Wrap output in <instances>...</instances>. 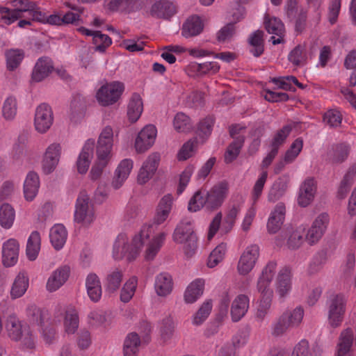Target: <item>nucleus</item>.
Here are the masks:
<instances>
[{
  "instance_id": "nucleus-1",
  "label": "nucleus",
  "mask_w": 356,
  "mask_h": 356,
  "mask_svg": "<svg viewBox=\"0 0 356 356\" xmlns=\"http://www.w3.org/2000/svg\"><path fill=\"white\" fill-rule=\"evenodd\" d=\"M154 229L153 225H144L140 232L134 236L131 245L129 244L126 234H120L118 236L113 250L115 259L127 258V260H134L144 245H147L145 259L152 260L160 250L165 239L164 232L153 236Z\"/></svg>"
},
{
  "instance_id": "nucleus-2",
  "label": "nucleus",
  "mask_w": 356,
  "mask_h": 356,
  "mask_svg": "<svg viewBox=\"0 0 356 356\" xmlns=\"http://www.w3.org/2000/svg\"><path fill=\"white\" fill-rule=\"evenodd\" d=\"M229 193V184L222 181L216 184L209 191H197L190 200L188 209L196 212L203 207L213 210L220 207Z\"/></svg>"
},
{
  "instance_id": "nucleus-3",
  "label": "nucleus",
  "mask_w": 356,
  "mask_h": 356,
  "mask_svg": "<svg viewBox=\"0 0 356 356\" xmlns=\"http://www.w3.org/2000/svg\"><path fill=\"white\" fill-rule=\"evenodd\" d=\"M173 241L183 245L187 257H191L197 248V236L194 232L193 222L188 218H183L177 225L173 235Z\"/></svg>"
},
{
  "instance_id": "nucleus-4",
  "label": "nucleus",
  "mask_w": 356,
  "mask_h": 356,
  "mask_svg": "<svg viewBox=\"0 0 356 356\" xmlns=\"http://www.w3.org/2000/svg\"><path fill=\"white\" fill-rule=\"evenodd\" d=\"M96 218L94 204L85 191L79 193L74 213V220L83 227H89Z\"/></svg>"
},
{
  "instance_id": "nucleus-5",
  "label": "nucleus",
  "mask_w": 356,
  "mask_h": 356,
  "mask_svg": "<svg viewBox=\"0 0 356 356\" xmlns=\"http://www.w3.org/2000/svg\"><path fill=\"white\" fill-rule=\"evenodd\" d=\"M347 299L342 293L332 294L327 301V320L332 327L341 325L346 313Z\"/></svg>"
},
{
  "instance_id": "nucleus-6",
  "label": "nucleus",
  "mask_w": 356,
  "mask_h": 356,
  "mask_svg": "<svg viewBox=\"0 0 356 356\" xmlns=\"http://www.w3.org/2000/svg\"><path fill=\"white\" fill-rule=\"evenodd\" d=\"M124 86L121 82L113 81L102 86L97 92V99L102 106H108L115 103L122 92Z\"/></svg>"
},
{
  "instance_id": "nucleus-7",
  "label": "nucleus",
  "mask_w": 356,
  "mask_h": 356,
  "mask_svg": "<svg viewBox=\"0 0 356 356\" xmlns=\"http://www.w3.org/2000/svg\"><path fill=\"white\" fill-rule=\"evenodd\" d=\"M259 257V248L253 244L248 246L242 253L237 265L240 275H248L254 267Z\"/></svg>"
},
{
  "instance_id": "nucleus-8",
  "label": "nucleus",
  "mask_w": 356,
  "mask_h": 356,
  "mask_svg": "<svg viewBox=\"0 0 356 356\" xmlns=\"http://www.w3.org/2000/svg\"><path fill=\"white\" fill-rule=\"evenodd\" d=\"M54 115L51 108L47 104H40L35 109L34 126L40 134L47 132L52 125Z\"/></svg>"
},
{
  "instance_id": "nucleus-9",
  "label": "nucleus",
  "mask_w": 356,
  "mask_h": 356,
  "mask_svg": "<svg viewBox=\"0 0 356 356\" xmlns=\"http://www.w3.org/2000/svg\"><path fill=\"white\" fill-rule=\"evenodd\" d=\"M61 152L62 147L57 143H53L46 148L42 161V168L44 174L49 175L54 171L59 163Z\"/></svg>"
},
{
  "instance_id": "nucleus-10",
  "label": "nucleus",
  "mask_w": 356,
  "mask_h": 356,
  "mask_svg": "<svg viewBox=\"0 0 356 356\" xmlns=\"http://www.w3.org/2000/svg\"><path fill=\"white\" fill-rule=\"evenodd\" d=\"M328 222L329 216L327 213H323L318 215L308 229L305 241L311 245L317 243L323 235Z\"/></svg>"
},
{
  "instance_id": "nucleus-11",
  "label": "nucleus",
  "mask_w": 356,
  "mask_h": 356,
  "mask_svg": "<svg viewBox=\"0 0 356 356\" xmlns=\"http://www.w3.org/2000/svg\"><path fill=\"white\" fill-rule=\"evenodd\" d=\"M159 161V154L155 152L149 155L139 170L137 177L139 184H145L152 178L157 170Z\"/></svg>"
},
{
  "instance_id": "nucleus-12",
  "label": "nucleus",
  "mask_w": 356,
  "mask_h": 356,
  "mask_svg": "<svg viewBox=\"0 0 356 356\" xmlns=\"http://www.w3.org/2000/svg\"><path fill=\"white\" fill-rule=\"evenodd\" d=\"M177 12L176 6L170 0H154L149 14L156 19H169Z\"/></svg>"
},
{
  "instance_id": "nucleus-13",
  "label": "nucleus",
  "mask_w": 356,
  "mask_h": 356,
  "mask_svg": "<svg viewBox=\"0 0 356 356\" xmlns=\"http://www.w3.org/2000/svg\"><path fill=\"white\" fill-rule=\"evenodd\" d=\"M156 129L152 124L145 126L138 134L135 141V148L138 153H143L150 148L154 143Z\"/></svg>"
},
{
  "instance_id": "nucleus-14",
  "label": "nucleus",
  "mask_w": 356,
  "mask_h": 356,
  "mask_svg": "<svg viewBox=\"0 0 356 356\" xmlns=\"http://www.w3.org/2000/svg\"><path fill=\"white\" fill-rule=\"evenodd\" d=\"M291 269L288 266L281 268L275 281V291L280 299L283 300L291 292L292 289Z\"/></svg>"
},
{
  "instance_id": "nucleus-15",
  "label": "nucleus",
  "mask_w": 356,
  "mask_h": 356,
  "mask_svg": "<svg viewBox=\"0 0 356 356\" xmlns=\"http://www.w3.org/2000/svg\"><path fill=\"white\" fill-rule=\"evenodd\" d=\"M52 60L47 56L39 58L32 70L31 81L39 83L47 79L54 71Z\"/></svg>"
},
{
  "instance_id": "nucleus-16",
  "label": "nucleus",
  "mask_w": 356,
  "mask_h": 356,
  "mask_svg": "<svg viewBox=\"0 0 356 356\" xmlns=\"http://www.w3.org/2000/svg\"><path fill=\"white\" fill-rule=\"evenodd\" d=\"M277 266L276 261H270L264 266L257 282V291L273 292L270 285L276 272Z\"/></svg>"
},
{
  "instance_id": "nucleus-17",
  "label": "nucleus",
  "mask_w": 356,
  "mask_h": 356,
  "mask_svg": "<svg viewBox=\"0 0 356 356\" xmlns=\"http://www.w3.org/2000/svg\"><path fill=\"white\" fill-rule=\"evenodd\" d=\"M259 298L254 312V318L257 322H262L266 318L270 311L274 292L258 291Z\"/></svg>"
},
{
  "instance_id": "nucleus-18",
  "label": "nucleus",
  "mask_w": 356,
  "mask_h": 356,
  "mask_svg": "<svg viewBox=\"0 0 356 356\" xmlns=\"http://www.w3.org/2000/svg\"><path fill=\"white\" fill-rule=\"evenodd\" d=\"M19 245L15 238H9L2 245V261L6 267L14 266L19 257Z\"/></svg>"
},
{
  "instance_id": "nucleus-19",
  "label": "nucleus",
  "mask_w": 356,
  "mask_h": 356,
  "mask_svg": "<svg viewBox=\"0 0 356 356\" xmlns=\"http://www.w3.org/2000/svg\"><path fill=\"white\" fill-rule=\"evenodd\" d=\"M316 183L313 178L306 179L301 184L298 197V204L302 207L309 205L314 199Z\"/></svg>"
},
{
  "instance_id": "nucleus-20",
  "label": "nucleus",
  "mask_w": 356,
  "mask_h": 356,
  "mask_svg": "<svg viewBox=\"0 0 356 356\" xmlns=\"http://www.w3.org/2000/svg\"><path fill=\"white\" fill-rule=\"evenodd\" d=\"M70 269L67 266L58 268L49 277L46 289L49 292H54L60 289L67 280Z\"/></svg>"
},
{
  "instance_id": "nucleus-21",
  "label": "nucleus",
  "mask_w": 356,
  "mask_h": 356,
  "mask_svg": "<svg viewBox=\"0 0 356 356\" xmlns=\"http://www.w3.org/2000/svg\"><path fill=\"white\" fill-rule=\"evenodd\" d=\"M286 207L284 203L279 202L271 211L267 222V229L270 234L277 233L281 228L285 218Z\"/></svg>"
},
{
  "instance_id": "nucleus-22",
  "label": "nucleus",
  "mask_w": 356,
  "mask_h": 356,
  "mask_svg": "<svg viewBox=\"0 0 356 356\" xmlns=\"http://www.w3.org/2000/svg\"><path fill=\"white\" fill-rule=\"evenodd\" d=\"M143 0H111L106 8L111 12L131 13L140 10Z\"/></svg>"
},
{
  "instance_id": "nucleus-23",
  "label": "nucleus",
  "mask_w": 356,
  "mask_h": 356,
  "mask_svg": "<svg viewBox=\"0 0 356 356\" xmlns=\"http://www.w3.org/2000/svg\"><path fill=\"white\" fill-rule=\"evenodd\" d=\"M94 147L95 140L93 139H88L84 144L76 161L77 170L79 173L85 174L88 171L93 158Z\"/></svg>"
},
{
  "instance_id": "nucleus-24",
  "label": "nucleus",
  "mask_w": 356,
  "mask_h": 356,
  "mask_svg": "<svg viewBox=\"0 0 356 356\" xmlns=\"http://www.w3.org/2000/svg\"><path fill=\"white\" fill-rule=\"evenodd\" d=\"M113 142V131L111 127H106L102 131L97 146V155L111 157Z\"/></svg>"
},
{
  "instance_id": "nucleus-25",
  "label": "nucleus",
  "mask_w": 356,
  "mask_h": 356,
  "mask_svg": "<svg viewBox=\"0 0 356 356\" xmlns=\"http://www.w3.org/2000/svg\"><path fill=\"white\" fill-rule=\"evenodd\" d=\"M134 162L130 159H123L115 170L111 185L115 189L120 188L127 180L133 168Z\"/></svg>"
},
{
  "instance_id": "nucleus-26",
  "label": "nucleus",
  "mask_w": 356,
  "mask_h": 356,
  "mask_svg": "<svg viewBox=\"0 0 356 356\" xmlns=\"http://www.w3.org/2000/svg\"><path fill=\"white\" fill-rule=\"evenodd\" d=\"M250 299L248 296L240 294L233 300L231 305V317L234 322L239 321L248 312Z\"/></svg>"
},
{
  "instance_id": "nucleus-27",
  "label": "nucleus",
  "mask_w": 356,
  "mask_h": 356,
  "mask_svg": "<svg viewBox=\"0 0 356 356\" xmlns=\"http://www.w3.org/2000/svg\"><path fill=\"white\" fill-rule=\"evenodd\" d=\"M349 154V147L344 143L332 145L325 155V160L331 164H339L346 160Z\"/></svg>"
},
{
  "instance_id": "nucleus-28",
  "label": "nucleus",
  "mask_w": 356,
  "mask_h": 356,
  "mask_svg": "<svg viewBox=\"0 0 356 356\" xmlns=\"http://www.w3.org/2000/svg\"><path fill=\"white\" fill-rule=\"evenodd\" d=\"M173 289V281L171 275L167 273H161L155 277L154 290L157 296L166 297Z\"/></svg>"
},
{
  "instance_id": "nucleus-29",
  "label": "nucleus",
  "mask_w": 356,
  "mask_h": 356,
  "mask_svg": "<svg viewBox=\"0 0 356 356\" xmlns=\"http://www.w3.org/2000/svg\"><path fill=\"white\" fill-rule=\"evenodd\" d=\"M173 204V197L171 195H164L159 202L156 214L154 218V222L157 225L163 223L168 218L171 212Z\"/></svg>"
},
{
  "instance_id": "nucleus-30",
  "label": "nucleus",
  "mask_w": 356,
  "mask_h": 356,
  "mask_svg": "<svg viewBox=\"0 0 356 356\" xmlns=\"http://www.w3.org/2000/svg\"><path fill=\"white\" fill-rule=\"evenodd\" d=\"M265 28L270 34H273L277 36L270 38L273 44H277L284 42L283 38L284 36V25L280 19L276 17L270 18L265 20Z\"/></svg>"
},
{
  "instance_id": "nucleus-31",
  "label": "nucleus",
  "mask_w": 356,
  "mask_h": 356,
  "mask_svg": "<svg viewBox=\"0 0 356 356\" xmlns=\"http://www.w3.org/2000/svg\"><path fill=\"white\" fill-rule=\"evenodd\" d=\"M87 293L90 299L94 302H98L102 294V288L99 278L95 273L88 275L86 280Z\"/></svg>"
},
{
  "instance_id": "nucleus-32",
  "label": "nucleus",
  "mask_w": 356,
  "mask_h": 356,
  "mask_svg": "<svg viewBox=\"0 0 356 356\" xmlns=\"http://www.w3.org/2000/svg\"><path fill=\"white\" fill-rule=\"evenodd\" d=\"M40 186L38 175L35 172H29L26 175L24 184V193L26 200L32 201L36 196Z\"/></svg>"
},
{
  "instance_id": "nucleus-33",
  "label": "nucleus",
  "mask_w": 356,
  "mask_h": 356,
  "mask_svg": "<svg viewBox=\"0 0 356 356\" xmlns=\"http://www.w3.org/2000/svg\"><path fill=\"white\" fill-rule=\"evenodd\" d=\"M29 280L27 275L20 272L15 277L10 289V297L13 300L21 298L29 288Z\"/></svg>"
},
{
  "instance_id": "nucleus-34",
  "label": "nucleus",
  "mask_w": 356,
  "mask_h": 356,
  "mask_svg": "<svg viewBox=\"0 0 356 356\" xmlns=\"http://www.w3.org/2000/svg\"><path fill=\"white\" fill-rule=\"evenodd\" d=\"M204 280L196 279L193 281L186 288L184 292V301L188 304L195 302L204 292Z\"/></svg>"
},
{
  "instance_id": "nucleus-35",
  "label": "nucleus",
  "mask_w": 356,
  "mask_h": 356,
  "mask_svg": "<svg viewBox=\"0 0 356 356\" xmlns=\"http://www.w3.org/2000/svg\"><path fill=\"white\" fill-rule=\"evenodd\" d=\"M6 330L8 337L15 341H19L24 332L22 323L15 314L9 315L6 321Z\"/></svg>"
},
{
  "instance_id": "nucleus-36",
  "label": "nucleus",
  "mask_w": 356,
  "mask_h": 356,
  "mask_svg": "<svg viewBox=\"0 0 356 356\" xmlns=\"http://www.w3.org/2000/svg\"><path fill=\"white\" fill-rule=\"evenodd\" d=\"M67 232L65 227L61 225H55L50 229V241L56 250L61 249L65 243Z\"/></svg>"
},
{
  "instance_id": "nucleus-37",
  "label": "nucleus",
  "mask_w": 356,
  "mask_h": 356,
  "mask_svg": "<svg viewBox=\"0 0 356 356\" xmlns=\"http://www.w3.org/2000/svg\"><path fill=\"white\" fill-rule=\"evenodd\" d=\"M264 31L257 30L248 38L250 52L255 57L260 56L264 51Z\"/></svg>"
},
{
  "instance_id": "nucleus-38",
  "label": "nucleus",
  "mask_w": 356,
  "mask_h": 356,
  "mask_svg": "<svg viewBox=\"0 0 356 356\" xmlns=\"http://www.w3.org/2000/svg\"><path fill=\"white\" fill-rule=\"evenodd\" d=\"M143 110V104L141 97L137 93L133 94L127 108V115L129 121L131 122H136L141 115Z\"/></svg>"
},
{
  "instance_id": "nucleus-39",
  "label": "nucleus",
  "mask_w": 356,
  "mask_h": 356,
  "mask_svg": "<svg viewBox=\"0 0 356 356\" xmlns=\"http://www.w3.org/2000/svg\"><path fill=\"white\" fill-rule=\"evenodd\" d=\"M203 30V24L197 16L188 18L182 27V35L185 38H190L199 35Z\"/></svg>"
},
{
  "instance_id": "nucleus-40",
  "label": "nucleus",
  "mask_w": 356,
  "mask_h": 356,
  "mask_svg": "<svg viewBox=\"0 0 356 356\" xmlns=\"http://www.w3.org/2000/svg\"><path fill=\"white\" fill-rule=\"evenodd\" d=\"M141 344L140 339L136 332L129 333L123 344L124 356H137Z\"/></svg>"
},
{
  "instance_id": "nucleus-41",
  "label": "nucleus",
  "mask_w": 356,
  "mask_h": 356,
  "mask_svg": "<svg viewBox=\"0 0 356 356\" xmlns=\"http://www.w3.org/2000/svg\"><path fill=\"white\" fill-rule=\"evenodd\" d=\"M353 330L349 328L341 333L337 356H350V350L353 344Z\"/></svg>"
},
{
  "instance_id": "nucleus-42",
  "label": "nucleus",
  "mask_w": 356,
  "mask_h": 356,
  "mask_svg": "<svg viewBox=\"0 0 356 356\" xmlns=\"http://www.w3.org/2000/svg\"><path fill=\"white\" fill-rule=\"evenodd\" d=\"M40 234L36 231L33 232L29 237L26 250L27 257L30 261H34L38 257L40 250Z\"/></svg>"
},
{
  "instance_id": "nucleus-43",
  "label": "nucleus",
  "mask_w": 356,
  "mask_h": 356,
  "mask_svg": "<svg viewBox=\"0 0 356 356\" xmlns=\"http://www.w3.org/2000/svg\"><path fill=\"white\" fill-rule=\"evenodd\" d=\"M123 278V272L121 269L114 268L111 270L106 277L105 287L110 292L117 291Z\"/></svg>"
},
{
  "instance_id": "nucleus-44",
  "label": "nucleus",
  "mask_w": 356,
  "mask_h": 356,
  "mask_svg": "<svg viewBox=\"0 0 356 356\" xmlns=\"http://www.w3.org/2000/svg\"><path fill=\"white\" fill-rule=\"evenodd\" d=\"M15 212L8 204H3L0 207V225L5 229H10L14 222Z\"/></svg>"
},
{
  "instance_id": "nucleus-45",
  "label": "nucleus",
  "mask_w": 356,
  "mask_h": 356,
  "mask_svg": "<svg viewBox=\"0 0 356 356\" xmlns=\"http://www.w3.org/2000/svg\"><path fill=\"white\" fill-rule=\"evenodd\" d=\"M64 327L67 334H74L79 327V316L74 308H69L65 312Z\"/></svg>"
},
{
  "instance_id": "nucleus-46",
  "label": "nucleus",
  "mask_w": 356,
  "mask_h": 356,
  "mask_svg": "<svg viewBox=\"0 0 356 356\" xmlns=\"http://www.w3.org/2000/svg\"><path fill=\"white\" fill-rule=\"evenodd\" d=\"M287 182L286 180L279 178L272 185L268 195V200L270 202H275L281 198L287 189Z\"/></svg>"
},
{
  "instance_id": "nucleus-47",
  "label": "nucleus",
  "mask_w": 356,
  "mask_h": 356,
  "mask_svg": "<svg viewBox=\"0 0 356 356\" xmlns=\"http://www.w3.org/2000/svg\"><path fill=\"white\" fill-rule=\"evenodd\" d=\"M245 141L244 136L238 137L227 147L225 153V161L227 163H232L236 159Z\"/></svg>"
},
{
  "instance_id": "nucleus-48",
  "label": "nucleus",
  "mask_w": 356,
  "mask_h": 356,
  "mask_svg": "<svg viewBox=\"0 0 356 356\" xmlns=\"http://www.w3.org/2000/svg\"><path fill=\"white\" fill-rule=\"evenodd\" d=\"M245 343V339H243L241 341L239 337L236 336L232 343H225L218 349L216 356H236V348L244 345Z\"/></svg>"
},
{
  "instance_id": "nucleus-49",
  "label": "nucleus",
  "mask_w": 356,
  "mask_h": 356,
  "mask_svg": "<svg viewBox=\"0 0 356 356\" xmlns=\"http://www.w3.org/2000/svg\"><path fill=\"white\" fill-rule=\"evenodd\" d=\"M173 127L178 132H188L193 129L190 118L184 113H178L173 120Z\"/></svg>"
},
{
  "instance_id": "nucleus-50",
  "label": "nucleus",
  "mask_w": 356,
  "mask_h": 356,
  "mask_svg": "<svg viewBox=\"0 0 356 356\" xmlns=\"http://www.w3.org/2000/svg\"><path fill=\"white\" fill-rule=\"evenodd\" d=\"M17 111V103L15 97H8L2 106V115L6 120H12L15 118Z\"/></svg>"
},
{
  "instance_id": "nucleus-51",
  "label": "nucleus",
  "mask_w": 356,
  "mask_h": 356,
  "mask_svg": "<svg viewBox=\"0 0 356 356\" xmlns=\"http://www.w3.org/2000/svg\"><path fill=\"white\" fill-rule=\"evenodd\" d=\"M289 235L287 240V245L289 249L296 250L299 248L303 243V236L305 229L299 227L296 229H292L289 232Z\"/></svg>"
},
{
  "instance_id": "nucleus-52",
  "label": "nucleus",
  "mask_w": 356,
  "mask_h": 356,
  "mask_svg": "<svg viewBox=\"0 0 356 356\" xmlns=\"http://www.w3.org/2000/svg\"><path fill=\"white\" fill-rule=\"evenodd\" d=\"M212 309V302L207 300L202 303L197 312L193 315L192 323L195 325H201L209 316Z\"/></svg>"
},
{
  "instance_id": "nucleus-53",
  "label": "nucleus",
  "mask_w": 356,
  "mask_h": 356,
  "mask_svg": "<svg viewBox=\"0 0 356 356\" xmlns=\"http://www.w3.org/2000/svg\"><path fill=\"white\" fill-rule=\"evenodd\" d=\"M294 328L298 327L302 323L304 317V309L297 307L293 309L286 310L282 314Z\"/></svg>"
},
{
  "instance_id": "nucleus-54",
  "label": "nucleus",
  "mask_w": 356,
  "mask_h": 356,
  "mask_svg": "<svg viewBox=\"0 0 356 356\" xmlns=\"http://www.w3.org/2000/svg\"><path fill=\"white\" fill-rule=\"evenodd\" d=\"M176 323L172 316H169L163 319L160 332L163 340L168 341L170 339L175 331Z\"/></svg>"
},
{
  "instance_id": "nucleus-55",
  "label": "nucleus",
  "mask_w": 356,
  "mask_h": 356,
  "mask_svg": "<svg viewBox=\"0 0 356 356\" xmlns=\"http://www.w3.org/2000/svg\"><path fill=\"white\" fill-rule=\"evenodd\" d=\"M138 280L136 277H131L123 286L120 293V300L128 302L134 296L137 287Z\"/></svg>"
},
{
  "instance_id": "nucleus-56",
  "label": "nucleus",
  "mask_w": 356,
  "mask_h": 356,
  "mask_svg": "<svg viewBox=\"0 0 356 356\" xmlns=\"http://www.w3.org/2000/svg\"><path fill=\"white\" fill-rule=\"evenodd\" d=\"M292 130L291 125H285L275 134L270 145V148L278 151L280 146L285 142Z\"/></svg>"
},
{
  "instance_id": "nucleus-57",
  "label": "nucleus",
  "mask_w": 356,
  "mask_h": 356,
  "mask_svg": "<svg viewBox=\"0 0 356 356\" xmlns=\"http://www.w3.org/2000/svg\"><path fill=\"white\" fill-rule=\"evenodd\" d=\"M7 67L10 70L16 69L24 58V52L19 49H10L6 52Z\"/></svg>"
},
{
  "instance_id": "nucleus-58",
  "label": "nucleus",
  "mask_w": 356,
  "mask_h": 356,
  "mask_svg": "<svg viewBox=\"0 0 356 356\" xmlns=\"http://www.w3.org/2000/svg\"><path fill=\"white\" fill-rule=\"evenodd\" d=\"M92 40L95 44V51L100 53H104L106 49L112 44L111 38L108 35L97 31H95Z\"/></svg>"
},
{
  "instance_id": "nucleus-59",
  "label": "nucleus",
  "mask_w": 356,
  "mask_h": 356,
  "mask_svg": "<svg viewBox=\"0 0 356 356\" xmlns=\"http://www.w3.org/2000/svg\"><path fill=\"white\" fill-rule=\"evenodd\" d=\"M307 9L302 6L299 7L295 15V31L298 33H302L307 24Z\"/></svg>"
},
{
  "instance_id": "nucleus-60",
  "label": "nucleus",
  "mask_w": 356,
  "mask_h": 356,
  "mask_svg": "<svg viewBox=\"0 0 356 356\" xmlns=\"http://www.w3.org/2000/svg\"><path fill=\"white\" fill-rule=\"evenodd\" d=\"M97 159L90 172V178L92 180L98 179L103 172L104 168L107 165L110 157L97 155Z\"/></svg>"
},
{
  "instance_id": "nucleus-61",
  "label": "nucleus",
  "mask_w": 356,
  "mask_h": 356,
  "mask_svg": "<svg viewBox=\"0 0 356 356\" xmlns=\"http://www.w3.org/2000/svg\"><path fill=\"white\" fill-rule=\"evenodd\" d=\"M267 177L268 172L264 170L261 173L259 177L256 181L252 191V200L253 204H256L261 197Z\"/></svg>"
},
{
  "instance_id": "nucleus-62",
  "label": "nucleus",
  "mask_w": 356,
  "mask_h": 356,
  "mask_svg": "<svg viewBox=\"0 0 356 356\" xmlns=\"http://www.w3.org/2000/svg\"><path fill=\"white\" fill-rule=\"evenodd\" d=\"M303 146V140L298 138L291 144L284 156V162L289 163L293 162L301 152Z\"/></svg>"
},
{
  "instance_id": "nucleus-63",
  "label": "nucleus",
  "mask_w": 356,
  "mask_h": 356,
  "mask_svg": "<svg viewBox=\"0 0 356 356\" xmlns=\"http://www.w3.org/2000/svg\"><path fill=\"white\" fill-rule=\"evenodd\" d=\"M191 67L200 74H215L220 69V66L216 62L195 63L192 64Z\"/></svg>"
},
{
  "instance_id": "nucleus-64",
  "label": "nucleus",
  "mask_w": 356,
  "mask_h": 356,
  "mask_svg": "<svg viewBox=\"0 0 356 356\" xmlns=\"http://www.w3.org/2000/svg\"><path fill=\"white\" fill-rule=\"evenodd\" d=\"M327 256L325 252H318L314 255L309 266V273L311 274L316 273L321 270L323 265L326 263Z\"/></svg>"
}]
</instances>
